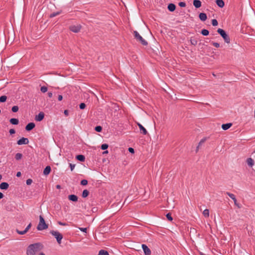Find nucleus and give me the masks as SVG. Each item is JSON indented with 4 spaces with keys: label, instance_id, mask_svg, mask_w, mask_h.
<instances>
[{
    "label": "nucleus",
    "instance_id": "f257e3e1",
    "mask_svg": "<svg viewBox=\"0 0 255 255\" xmlns=\"http://www.w3.org/2000/svg\"><path fill=\"white\" fill-rule=\"evenodd\" d=\"M43 249V245L40 243H36L29 245L26 251V255H36Z\"/></svg>",
    "mask_w": 255,
    "mask_h": 255
},
{
    "label": "nucleus",
    "instance_id": "f03ea898",
    "mask_svg": "<svg viewBox=\"0 0 255 255\" xmlns=\"http://www.w3.org/2000/svg\"><path fill=\"white\" fill-rule=\"evenodd\" d=\"M48 228V225L45 223V220L42 216H39V222L37 227L39 231H42Z\"/></svg>",
    "mask_w": 255,
    "mask_h": 255
},
{
    "label": "nucleus",
    "instance_id": "7ed1b4c3",
    "mask_svg": "<svg viewBox=\"0 0 255 255\" xmlns=\"http://www.w3.org/2000/svg\"><path fill=\"white\" fill-rule=\"evenodd\" d=\"M133 34L135 39L137 41L140 42L143 45L146 46L148 44L147 42L142 38L137 31H133Z\"/></svg>",
    "mask_w": 255,
    "mask_h": 255
},
{
    "label": "nucleus",
    "instance_id": "20e7f679",
    "mask_svg": "<svg viewBox=\"0 0 255 255\" xmlns=\"http://www.w3.org/2000/svg\"><path fill=\"white\" fill-rule=\"evenodd\" d=\"M217 32L223 37L225 42L227 43H229L230 42V37L224 30L221 28H219L217 30Z\"/></svg>",
    "mask_w": 255,
    "mask_h": 255
},
{
    "label": "nucleus",
    "instance_id": "39448f33",
    "mask_svg": "<svg viewBox=\"0 0 255 255\" xmlns=\"http://www.w3.org/2000/svg\"><path fill=\"white\" fill-rule=\"evenodd\" d=\"M50 233L56 239L57 242L59 244L61 243V240L63 239V236L61 234L56 231H51Z\"/></svg>",
    "mask_w": 255,
    "mask_h": 255
},
{
    "label": "nucleus",
    "instance_id": "423d86ee",
    "mask_svg": "<svg viewBox=\"0 0 255 255\" xmlns=\"http://www.w3.org/2000/svg\"><path fill=\"white\" fill-rule=\"evenodd\" d=\"M81 26L80 25H72L70 27V29L73 32L77 33L80 31Z\"/></svg>",
    "mask_w": 255,
    "mask_h": 255
},
{
    "label": "nucleus",
    "instance_id": "0eeeda50",
    "mask_svg": "<svg viewBox=\"0 0 255 255\" xmlns=\"http://www.w3.org/2000/svg\"><path fill=\"white\" fill-rule=\"evenodd\" d=\"M141 247L144 252L145 255H150L151 251L146 245L142 244L141 245Z\"/></svg>",
    "mask_w": 255,
    "mask_h": 255
},
{
    "label": "nucleus",
    "instance_id": "6e6552de",
    "mask_svg": "<svg viewBox=\"0 0 255 255\" xmlns=\"http://www.w3.org/2000/svg\"><path fill=\"white\" fill-rule=\"evenodd\" d=\"M28 142H29V140L27 138L22 137L21 138H20V139H19L17 141V143L18 145H22V144H27L28 143Z\"/></svg>",
    "mask_w": 255,
    "mask_h": 255
},
{
    "label": "nucleus",
    "instance_id": "1a4fd4ad",
    "mask_svg": "<svg viewBox=\"0 0 255 255\" xmlns=\"http://www.w3.org/2000/svg\"><path fill=\"white\" fill-rule=\"evenodd\" d=\"M226 194L228 195L233 200L235 205L238 206L239 208H240L239 204L237 203V201L235 195L228 192H226Z\"/></svg>",
    "mask_w": 255,
    "mask_h": 255
},
{
    "label": "nucleus",
    "instance_id": "9d476101",
    "mask_svg": "<svg viewBox=\"0 0 255 255\" xmlns=\"http://www.w3.org/2000/svg\"><path fill=\"white\" fill-rule=\"evenodd\" d=\"M44 117V114L43 112H40L38 115L35 117V120L38 122L41 121Z\"/></svg>",
    "mask_w": 255,
    "mask_h": 255
},
{
    "label": "nucleus",
    "instance_id": "9b49d317",
    "mask_svg": "<svg viewBox=\"0 0 255 255\" xmlns=\"http://www.w3.org/2000/svg\"><path fill=\"white\" fill-rule=\"evenodd\" d=\"M35 126V125L34 123H30L28 124L25 127V129L27 131H30L32 130Z\"/></svg>",
    "mask_w": 255,
    "mask_h": 255
},
{
    "label": "nucleus",
    "instance_id": "f8f14e48",
    "mask_svg": "<svg viewBox=\"0 0 255 255\" xmlns=\"http://www.w3.org/2000/svg\"><path fill=\"white\" fill-rule=\"evenodd\" d=\"M137 125L139 128L140 132L143 135H146L147 133L146 129L139 123H137Z\"/></svg>",
    "mask_w": 255,
    "mask_h": 255
},
{
    "label": "nucleus",
    "instance_id": "ddd939ff",
    "mask_svg": "<svg viewBox=\"0 0 255 255\" xmlns=\"http://www.w3.org/2000/svg\"><path fill=\"white\" fill-rule=\"evenodd\" d=\"M199 17L200 19L203 21H205L207 18L206 14L205 13H203V12L200 13L199 14Z\"/></svg>",
    "mask_w": 255,
    "mask_h": 255
},
{
    "label": "nucleus",
    "instance_id": "4468645a",
    "mask_svg": "<svg viewBox=\"0 0 255 255\" xmlns=\"http://www.w3.org/2000/svg\"><path fill=\"white\" fill-rule=\"evenodd\" d=\"M9 185L6 182H2L0 184V188L2 190H6L8 188Z\"/></svg>",
    "mask_w": 255,
    "mask_h": 255
},
{
    "label": "nucleus",
    "instance_id": "2eb2a0df",
    "mask_svg": "<svg viewBox=\"0 0 255 255\" xmlns=\"http://www.w3.org/2000/svg\"><path fill=\"white\" fill-rule=\"evenodd\" d=\"M232 126V123H227V124H223L222 125V128L223 130H227L228 129H229L230 128H231Z\"/></svg>",
    "mask_w": 255,
    "mask_h": 255
},
{
    "label": "nucleus",
    "instance_id": "dca6fc26",
    "mask_svg": "<svg viewBox=\"0 0 255 255\" xmlns=\"http://www.w3.org/2000/svg\"><path fill=\"white\" fill-rule=\"evenodd\" d=\"M68 199L69 200L73 202H77L78 201L77 196L73 194L69 195Z\"/></svg>",
    "mask_w": 255,
    "mask_h": 255
},
{
    "label": "nucleus",
    "instance_id": "f3484780",
    "mask_svg": "<svg viewBox=\"0 0 255 255\" xmlns=\"http://www.w3.org/2000/svg\"><path fill=\"white\" fill-rule=\"evenodd\" d=\"M193 5L196 8H199L201 6V2L199 0H194Z\"/></svg>",
    "mask_w": 255,
    "mask_h": 255
},
{
    "label": "nucleus",
    "instance_id": "a211bd4d",
    "mask_svg": "<svg viewBox=\"0 0 255 255\" xmlns=\"http://www.w3.org/2000/svg\"><path fill=\"white\" fill-rule=\"evenodd\" d=\"M51 167L50 166H47L43 170V174L45 175H48L51 171Z\"/></svg>",
    "mask_w": 255,
    "mask_h": 255
},
{
    "label": "nucleus",
    "instance_id": "6ab92c4d",
    "mask_svg": "<svg viewBox=\"0 0 255 255\" xmlns=\"http://www.w3.org/2000/svg\"><path fill=\"white\" fill-rule=\"evenodd\" d=\"M167 8L170 11L172 12L175 10L176 6L173 3H169L167 6Z\"/></svg>",
    "mask_w": 255,
    "mask_h": 255
},
{
    "label": "nucleus",
    "instance_id": "aec40b11",
    "mask_svg": "<svg viewBox=\"0 0 255 255\" xmlns=\"http://www.w3.org/2000/svg\"><path fill=\"white\" fill-rule=\"evenodd\" d=\"M247 163L250 167H252L254 165V161L252 158H248L247 160Z\"/></svg>",
    "mask_w": 255,
    "mask_h": 255
},
{
    "label": "nucleus",
    "instance_id": "412c9836",
    "mask_svg": "<svg viewBox=\"0 0 255 255\" xmlns=\"http://www.w3.org/2000/svg\"><path fill=\"white\" fill-rule=\"evenodd\" d=\"M216 4L220 7H224L225 3L223 0H216Z\"/></svg>",
    "mask_w": 255,
    "mask_h": 255
},
{
    "label": "nucleus",
    "instance_id": "4be33fe9",
    "mask_svg": "<svg viewBox=\"0 0 255 255\" xmlns=\"http://www.w3.org/2000/svg\"><path fill=\"white\" fill-rule=\"evenodd\" d=\"M9 122L12 125H17L18 124L19 121L17 119L12 118L10 119Z\"/></svg>",
    "mask_w": 255,
    "mask_h": 255
},
{
    "label": "nucleus",
    "instance_id": "5701e85b",
    "mask_svg": "<svg viewBox=\"0 0 255 255\" xmlns=\"http://www.w3.org/2000/svg\"><path fill=\"white\" fill-rule=\"evenodd\" d=\"M76 158L78 160H79L80 161H82V162L84 161L85 160V156L82 154L77 155Z\"/></svg>",
    "mask_w": 255,
    "mask_h": 255
},
{
    "label": "nucleus",
    "instance_id": "b1692460",
    "mask_svg": "<svg viewBox=\"0 0 255 255\" xmlns=\"http://www.w3.org/2000/svg\"><path fill=\"white\" fill-rule=\"evenodd\" d=\"M89 191L87 189H85L83 191L82 196L83 198H86L89 195Z\"/></svg>",
    "mask_w": 255,
    "mask_h": 255
},
{
    "label": "nucleus",
    "instance_id": "393cba45",
    "mask_svg": "<svg viewBox=\"0 0 255 255\" xmlns=\"http://www.w3.org/2000/svg\"><path fill=\"white\" fill-rule=\"evenodd\" d=\"M201 33L204 36H207L209 34V32L208 30L203 29L201 30Z\"/></svg>",
    "mask_w": 255,
    "mask_h": 255
},
{
    "label": "nucleus",
    "instance_id": "a878e982",
    "mask_svg": "<svg viewBox=\"0 0 255 255\" xmlns=\"http://www.w3.org/2000/svg\"><path fill=\"white\" fill-rule=\"evenodd\" d=\"M98 255H109L107 251L102 250L100 251Z\"/></svg>",
    "mask_w": 255,
    "mask_h": 255
},
{
    "label": "nucleus",
    "instance_id": "bb28decb",
    "mask_svg": "<svg viewBox=\"0 0 255 255\" xmlns=\"http://www.w3.org/2000/svg\"><path fill=\"white\" fill-rule=\"evenodd\" d=\"M190 42L192 45L195 46L197 44L198 41L196 39L191 38L190 39Z\"/></svg>",
    "mask_w": 255,
    "mask_h": 255
},
{
    "label": "nucleus",
    "instance_id": "cd10ccee",
    "mask_svg": "<svg viewBox=\"0 0 255 255\" xmlns=\"http://www.w3.org/2000/svg\"><path fill=\"white\" fill-rule=\"evenodd\" d=\"M203 214L205 217H208L209 216V210L208 209H205L203 212Z\"/></svg>",
    "mask_w": 255,
    "mask_h": 255
},
{
    "label": "nucleus",
    "instance_id": "c85d7f7f",
    "mask_svg": "<svg viewBox=\"0 0 255 255\" xmlns=\"http://www.w3.org/2000/svg\"><path fill=\"white\" fill-rule=\"evenodd\" d=\"M15 231L17 234H18L19 235H24L27 232L25 230H24L23 231H19L18 229H16Z\"/></svg>",
    "mask_w": 255,
    "mask_h": 255
},
{
    "label": "nucleus",
    "instance_id": "c756f323",
    "mask_svg": "<svg viewBox=\"0 0 255 255\" xmlns=\"http://www.w3.org/2000/svg\"><path fill=\"white\" fill-rule=\"evenodd\" d=\"M22 157V154L20 153H17L15 154V158L16 160H20Z\"/></svg>",
    "mask_w": 255,
    "mask_h": 255
},
{
    "label": "nucleus",
    "instance_id": "7c9ffc66",
    "mask_svg": "<svg viewBox=\"0 0 255 255\" xmlns=\"http://www.w3.org/2000/svg\"><path fill=\"white\" fill-rule=\"evenodd\" d=\"M7 97L6 96H2L0 97V102L3 103L6 101Z\"/></svg>",
    "mask_w": 255,
    "mask_h": 255
},
{
    "label": "nucleus",
    "instance_id": "2f4dec72",
    "mask_svg": "<svg viewBox=\"0 0 255 255\" xmlns=\"http://www.w3.org/2000/svg\"><path fill=\"white\" fill-rule=\"evenodd\" d=\"M18 109H19V108H18V106H14L12 107L11 110L13 113H15L18 111Z\"/></svg>",
    "mask_w": 255,
    "mask_h": 255
},
{
    "label": "nucleus",
    "instance_id": "473e14b6",
    "mask_svg": "<svg viewBox=\"0 0 255 255\" xmlns=\"http://www.w3.org/2000/svg\"><path fill=\"white\" fill-rule=\"evenodd\" d=\"M95 130L97 132H101L102 130V128L101 126H98L95 127Z\"/></svg>",
    "mask_w": 255,
    "mask_h": 255
},
{
    "label": "nucleus",
    "instance_id": "72a5a7b5",
    "mask_svg": "<svg viewBox=\"0 0 255 255\" xmlns=\"http://www.w3.org/2000/svg\"><path fill=\"white\" fill-rule=\"evenodd\" d=\"M166 217L169 221H172L173 220V218L171 217V215L170 213H169L167 214L166 215Z\"/></svg>",
    "mask_w": 255,
    "mask_h": 255
},
{
    "label": "nucleus",
    "instance_id": "f704fd0d",
    "mask_svg": "<svg viewBox=\"0 0 255 255\" xmlns=\"http://www.w3.org/2000/svg\"><path fill=\"white\" fill-rule=\"evenodd\" d=\"M60 13V12H53L50 15V17H55Z\"/></svg>",
    "mask_w": 255,
    "mask_h": 255
},
{
    "label": "nucleus",
    "instance_id": "c9c22d12",
    "mask_svg": "<svg viewBox=\"0 0 255 255\" xmlns=\"http://www.w3.org/2000/svg\"><path fill=\"white\" fill-rule=\"evenodd\" d=\"M40 91L42 93H45L47 91V88L45 86H42L40 88Z\"/></svg>",
    "mask_w": 255,
    "mask_h": 255
},
{
    "label": "nucleus",
    "instance_id": "e433bc0d",
    "mask_svg": "<svg viewBox=\"0 0 255 255\" xmlns=\"http://www.w3.org/2000/svg\"><path fill=\"white\" fill-rule=\"evenodd\" d=\"M108 144H103L102 145H101V149H103V150H105L106 149H107L108 148Z\"/></svg>",
    "mask_w": 255,
    "mask_h": 255
},
{
    "label": "nucleus",
    "instance_id": "4c0bfd02",
    "mask_svg": "<svg viewBox=\"0 0 255 255\" xmlns=\"http://www.w3.org/2000/svg\"><path fill=\"white\" fill-rule=\"evenodd\" d=\"M212 24L213 26H217L218 24L217 20L215 19L212 20Z\"/></svg>",
    "mask_w": 255,
    "mask_h": 255
},
{
    "label": "nucleus",
    "instance_id": "58836bf2",
    "mask_svg": "<svg viewBox=\"0 0 255 255\" xmlns=\"http://www.w3.org/2000/svg\"><path fill=\"white\" fill-rule=\"evenodd\" d=\"M88 184V181L86 179H83L81 181V184L82 185H86Z\"/></svg>",
    "mask_w": 255,
    "mask_h": 255
},
{
    "label": "nucleus",
    "instance_id": "ea45409f",
    "mask_svg": "<svg viewBox=\"0 0 255 255\" xmlns=\"http://www.w3.org/2000/svg\"><path fill=\"white\" fill-rule=\"evenodd\" d=\"M86 107V105L84 103H82L79 105V108L80 109L83 110Z\"/></svg>",
    "mask_w": 255,
    "mask_h": 255
},
{
    "label": "nucleus",
    "instance_id": "a19ab883",
    "mask_svg": "<svg viewBox=\"0 0 255 255\" xmlns=\"http://www.w3.org/2000/svg\"><path fill=\"white\" fill-rule=\"evenodd\" d=\"M212 44L214 45L215 47L218 48L220 47V44L218 42H212Z\"/></svg>",
    "mask_w": 255,
    "mask_h": 255
},
{
    "label": "nucleus",
    "instance_id": "79ce46f5",
    "mask_svg": "<svg viewBox=\"0 0 255 255\" xmlns=\"http://www.w3.org/2000/svg\"><path fill=\"white\" fill-rule=\"evenodd\" d=\"M69 166L71 171H73L75 167V164L72 163H69Z\"/></svg>",
    "mask_w": 255,
    "mask_h": 255
},
{
    "label": "nucleus",
    "instance_id": "37998d69",
    "mask_svg": "<svg viewBox=\"0 0 255 255\" xmlns=\"http://www.w3.org/2000/svg\"><path fill=\"white\" fill-rule=\"evenodd\" d=\"M179 5L180 6V7H185L186 6V3L185 2H183V1H181L179 3Z\"/></svg>",
    "mask_w": 255,
    "mask_h": 255
},
{
    "label": "nucleus",
    "instance_id": "c03bdc74",
    "mask_svg": "<svg viewBox=\"0 0 255 255\" xmlns=\"http://www.w3.org/2000/svg\"><path fill=\"white\" fill-rule=\"evenodd\" d=\"M79 229L83 232H84V233H87V229L86 228H80L79 227Z\"/></svg>",
    "mask_w": 255,
    "mask_h": 255
},
{
    "label": "nucleus",
    "instance_id": "a18cd8bd",
    "mask_svg": "<svg viewBox=\"0 0 255 255\" xmlns=\"http://www.w3.org/2000/svg\"><path fill=\"white\" fill-rule=\"evenodd\" d=\"M32 182V180L31 179H28L26 180V184L27 185H30Z\"/></svg>",
    "mask_w": 255,
    "mask_h": 255
},
{
    "label": "nucleus",
    "instance_id": "49530a36",
    "mask_svg": "<svg viewBox=\"0 0 255 255\" xmlns=\"http://www.w3.org/2000/svg\"><path fill=\"white\" fill-rule=\"evenodd\" d=\"M31 223H29L28 226L26 227V228L25 229V230L28 232V231L30 229V228L31 227Z\"/></svg>",
    "mask_w": 255,
    "mask_h": 255
},
{
    "label": "nucleus",
    "instance_id": "de8ad7c7",
    "mask_svg": "<svg viewBox=\"0 0 255 255\" xmlns=\"http://www.w3.org/2000/svg\"><path fill=\"white\" fill-rule=\"evenodd\" d=\"M206 140L205 138L202 139L199 142L198 145L200 146Z\"/></svg>",
    "mask_w": 255,
    "mask_h": 255
},
{
    "label": "nucleus",
    "instance_id": "09e8293b",
    "mask_svg": "<svg viewBox=\"0 0 255 255\" xmlns=\"http://www.w3.org/2000/svg\"><path fill=\"white\" fill-rule=\"evenodd\" d=\"M128 150V151L131 153H133L134 152V149L132 147H129Z\"/></svg>",
    "mask_w": 255,
    "mask_h": 255
},
{
    "label": "nucleus",
    "instance_id": "8fccbe9b",
    "mask_svg": "<svg viewBox=\"0 0 255 255\" xmlns=\"http://www.w3.org/2000/svg\"><path fill=\"white\" fill-rule=\"evenodd\" d=\"M9 133H10V134H12L15 133V130H14V129H10L9 130Z\"/></svg>",
    "mask_w": 255,
    "mask_h": 255
},
{
    "label": "nucleus",
    "instance_id": "3c124183",
    "mask_svg": "<svg viewBox=\"0 0 255 255\" xmlns=\"http://www.w3.org/2000/svg\"><path fill=\"white\" fill-rule=\"evenodd\" d=\"M58 224L60 225H61V226H66L67 225V224L65 223H63V222H58Z\"/></svg>",
    "mask_w": 255,
    "mask_h": 255
},
{
    "label": "nucleus",
    "instance_id": "603ef678",
    "mask_svg": "<svg viewBox=\"0 0 255 255\" xmlns=\"http://www.w3.org/2000/svg\"><path fill=\"white\" fill-rule=\"evenodd\" d=\"M63 99V96L61 95H59L58 97V100L59 101H62Z\"/></svg>",
    "mask_w": 255,
    "mask_h": 255
},
{
    "label": "nucleus",
    "instance_id": "864d4df0",
    "mask_svg": "<svg viewBox=\"0 0 255 255\" xmlns=\"http://www.w3.org/2000/svg\"><path fill=\"white\" fill-rule=\"evenodd\" d=\"M53 94L51 92H48V96L49 98H51L52 97Z\"/></svg>",
    "mask_w": 255,
    "mask_h": 255
},
{
    "label": "nucleus",
    "instance_id": "5fc2aeb1",
    "mask_svg": "<svg viewBox=\"0 0 255 255\" xmlns=\"http://www.w3.org/2000/svg\"><path fill=\"white\" fill-rule=\"evenodd\" d=\"M64 114H65V115L68 116V114H69L68 111L67 110H65L64 112Z\"/></svg>",
    "mask_w": 255,
    "mask_h": 255
},
{
    "label": "nucleus",
    "instance_id": "6e6d98bb",
    "mask_svg": "<svg viewBox=\"0 0 255 255\" xmlns=\"http://www.w3.org/2000/svg\"><path fill=\"white\" fill-rule=\"evenodd\" d=\"M20 176H21V172H17L16 176L17 177H20Z\"/></svg>",
    "mask_w": 255,
    "mask_h": 255
},
{
    "label": "nucleus",
    "instance_id": "4d7b16f0",
    "mask_svg": "<svg viewBox=\"0 0 255 255\" xmlns=\"http://www.w3.org/2000/svg\"><path fill=\"white\" fill-rule=\"evenodd\" d=\"M3 197V195L1 192H0V199L2 198Z\"/></svg>",
    "mask_w": 255,
    "mask_h": 255
},
{
    "label": "nucleus",
    "instance_id": "13d9d810",
    "mask_svg": "<svg viewBox=\"0 0 255 255\" xmlns=\"http://www.w3.org/2000/svg\"><path fill=\"white\" fill-rule=\"evenodd\" d=\"M199 145H198V146L196 148V152H197L198 150H199Z\"/></svg>",
    "mask_w": 255,
    "mask_h": 255
},
{
    "label": "nucleus",
    "instance_id": "bf43d9fd",
    "mask_svg": "<svg viewBox=\"0 0 255 255\" xmlns=\"http://www.w3.org/2000/svg\"><path fill=\"white\" fill-rule=\"evenodd\" d=\"M38 255H45L43 253L40 252L39 253Z\"/></svg>",
    "mask_w": 255,
    "mask_h": 255
},
{
    "label": "nucleus",
    "instance_id": "052dcab7",
    "mask_svg": "<svg viewBox=\"0 0 255 255\" xmlns=\"http://www.w3.org/2000/svg\"><path fill=\"white\" fill-rule=\"evenodd\" d=\"M108 153V150H106V151L103 152V154H107Z\"/></svg>",
    "mask_w": 255,
    "mask_h": 255
},
{
    "label": "nucleus",
    "instance_id": "680f3d73",
    "mask_svg": "<svg viewBox=\"0 0 255 255\" xmlns=\"http://www.w3.org/2000/svg\"><path fill=\"white\" fill-rule=\"evenodd\" d=\"M56 188H57V189H59V188H60V186L59 185H57L56 186Z\"/></svg>",
    "mask_w": 255,
    "mask_h": 255
},
{
    "label": "nucleus",
    "instance_id": "e2e57ef3",
    "mask_svg": "<svg viewBox=\"0 0 255 255\" xmlns=\"http://www.w3.org/2000/svg\"><path fill=\"white\" fill-rule=\"evenodd\" d=\"M2 178V176L0 174V180Z\"/></svg>",
    "mask_w": 255,
    "mask_h": 255
},
{
    "label": "nucleus",
    "instance_id": "0e129e2a",
    "mask_svg": "<svg viewBox=\"0 0 255 255\" xmlns=\"http://www.w3.org/2000/svg\"><path fill=\"white\" fill-rule=\"evenodd\" d=\"M254 153H255V150L254 151Z\"/></svg>",
    "mask_w": 255,
    "mask_h": 255
}]
</instances>
